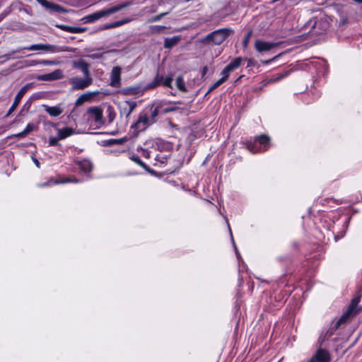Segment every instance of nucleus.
<instances>
[{"instance_id": "46", "label": "nucleus", "mask_w": 362, "mask_h": 362, "mask_svg": "<svg viewBox=\"0 0 362 362\" xmlns=\"http://www.w3.org/2000/svg\"><path fill=\"white\" fill-rule=\"evenodd\" d=\"M111 28H112V24L109 23V24H105V25H103L101 28V30H107V29H111Z\"/></svg>"}, {"instance_id": "1", "label": "nucleus", "mask_w": 362, "mask_h": 362, "mask_svg": "<svg viewBox=\"0 0 362 362\" xmlns=\"http://www.w3.org/2000/svg\"><path fill=\"white\" fill-rule=\"evenodd\" d=\"M132 4V1H126L122 4L116 5L115 6L103 9L95 13H91L90 15L86 16L83 17L81 21H83L84 23H92L97 21L103 17L107 16L115 13H117L121 11L122 9L131 6Z\"/></svg>"}, {"instance_id": "20", "label": "nucleus", "mask_w": 362, "mask_h": 362, "mask_svg": "<svg viewBox=\"0 0 362 362\" xmlns=\"http://www.w3.org/2000/svg\"><path fill=\"white\" fill-rule=\"evenodd\" d=\"M163 80V76L157 74L153 80L146 86L145 90H150L156 88L161 84Z\"/></svg>"}, {"instance_id": "25", "label": "nucleus", "mask_w": 362, "mask_h": 362, "mask_svg": "<svg viewBox=\"0 0 362 362\" xmlns=\"http://www.w3.org/2000/svg\"><path fill=\"white\" fill-rule=\"evenodd\" d=\"M63 28L64 30L71 33H82L86 30V28L81 27L63 26Z\"/></svg>"}, {"instance_id": "13", "label": "nucleus", "mask_w": 362, "mask_h": 362, "mask_svg": "<svg viewBox=\"0 0 362 362\" xmlns=\"http://www.w3.org/2000/svg\"><path fill=\"white\" fill-rule=\"evenodd\" d=\"M64 77L63 71L61 69H56L54 71L38 75L36 76V78L38 81H52L58 79H61Z\"/></svg>"}, {"instance_id": "43", "label": "nucleus", "mask_w": 362, "mask_h": 362, "mask_svg": "<svg viewBox=\"0 0 362 362\" xmlns=\"http://www.w3.org/2000/svg\"><path fill=\"white\" fill-rule=\"evenodd\" d=\"M42 6L47 8L49 5V1L47 0H37Z\"/></svg>"}, {"instance_id": "14", "label": "nucleus", "mask_w": 362, "mask_h": 362, "mask_svg": "<svg viewBox=\"0 0 362 362\" xmlns=\"http://www.w3.org/2000/svg\"><path fill=\"white\" fill-rule=\"evenodd\" d=\"M279 43L265 42L257 40L255 42V48L258 52H268L277 47Z\"/></svg>"}, {"instance_id": "37", "label": "nucleus", "mask_w": 362, "mask_h": 362, "mask_svg": "<svg viewBox=\"0 0 362 362\" xmlns=\"http://www.w3.org/2000/svg\"><path fill=\"white\" fill-rule=\"evenodd\" d=\"M59 140H60V139H58V136H57L56 137H50L49 139V146H58L59 145V143H58Z\"/></svg>"}, {"instance_id": "26", "label": "nucleus", "mask_w": 362, "mask_h": 362, "mask_svg": "<svg viewBox=\"0 0 362 362\" xmlns=\"http://www.w3.org/2000/svg\"><path fill=\"white\" fill-rule=\"evenodd\" d=\"M176 86L177 88L182 91V92H186L187 91V89H186V87H185V81H184V78L182 76H179L177 79H176Z\"/></svg>"}, {"instance_id": "49", "label": "nucleus", "mask_w": 362, "mask_h": 362, "mask_svg": "<svg viewBox=\"0 0 362 362\" xmlns=\"http://www.w3.org/2000/svg\"><path fill=\"white\" fill-rule=\"evenodd\" d=\"M120 22H122V25H124L125 23H127L129 22H130V19L124 18V19L121 20Z\"/></svg>"}, {"instance_id": "32", "label": "nucleus", "mask_w": 362, "mask_h": 362, "mask_svg": "<svg viewBox=\"0 0 362 362\" xmlns=\"http://www.w3.org/2000/svg\"><path fill=\"white\" fill-rule=\"evenodd\" d=\"M132 160L135 162L139 165L141 166L144 169H148V166L146 163H144L138 156H132Z\"/></svg>"}, {"instance_id": "9", "label": "nucleus", "mask_w": 362, "mask_h": 362, "mask_svg": "<svg viewBox=\"0 0 362 362\" xmlns=\"http://www.w3.org/2000/svg\"><path fill=\"white\" fill-rule=\"evenodd\" d=\"M33 86V83H30L25 84V86H23L20 89V90L18 92V93L16 94V97L14 98V101H13L11 107H10V109L8 110V112L6 114V117L9 116L16 110L17 106L19 105L22 98L25 94V93L30 88H31Z\"/></svg>"}, {"instance_id": "54", "label": "nucleus", "mask_w": 362, "mask_h": 362, "mask_svg": "<svg viewBox=\"0 0 362 362\" xmlns=\"http://www.w3.org/2000/svg\"><path fill=\"white\" fill-rule=\"evenodd\" d=\"M234 246H235V250H236V253H237V255H238V252H237V247H236V246H235V245H234Z\"/></svg>"}, {"instance_id": "41", "label": "nucleus", "mask_w": 362, "mask_h": 362, "mask_svg": "<svg viewBox=\"0 0 362 362\" xmlns=\"http://www.w3.org/2000/svg\"><path fill=\"white\" fill-rule=\"evenodd\" d=\"M103 54H102V53H94V54H88V55H87V57L90 59H100V58L103 57Z\"/></svg>"}, {"instance_id": "42", "label": "nucleus", "mask_w": 362, "mask_h": 362, "mask_svg": "<svg viewBox=\"0 0 362 362\" xmlns=\"http://www.w3.org/2000/svg\"><path fill=\"white\" fill-rule=\"evenodd\" d=\"M40 64H43V65H46V66L55 65L57 64L55 61H51V60H42V61H40Z\"/></svg>"}, {"instance_id": "10", "label": "nucleus", "mask_w": 362, "mask_h": 362, "mask_svg": "<svg viewBox=\"0 0 362 362\" xmlns=\"http://www.w3.org/2000/svg\"><path fill=\"white\" fill-rule=\"evenodd\" d=\"M331 354L325 349L319 348L308 362H331Z\"/></svg>"}, {"instance_id": "5", "label": "nucleus", "mask_w": 362, "mask_h": 362, "mask_svg": "<svg viewBox=\"0 0 362 362\" xmlns=\"http://www.w3.org/2000/svg\"><path fill=\"white\" fill-rule=\"evenodd\" d=\"M152 124L151 121L148 117V113L141 112L136 122L132 124L131 129H134V134L136 136L139 132L146 130Z\"/></svg>"}, {"instance_id": "45", "label": "nucleus", "mask_w": 362, "mask_h": 362, "mask_svg": "<svg viewBox=\"0 0 362 362\" xmlns=\"http://www.w3.org/2000/svg\"><path fill=\"white\" fill-rule=\"evenodd\" d=\"M111 24H112V28H115L121 26L122 25V22H120V21H115L114 23H112Z\"/></svg>"}, {"instance_id": "28", "label": "nucleus", "mask_w": 362, "mask_h": 362, "mask_svg": "<svg viewBox=\"0 0 362 362\" xmlns=\"http://www.w3.org/2000/svg\"><path fill=\"white\" fill-rule=\"evenodd\" d=\"M158 115V107H156L153 110H151L149 115L148 114V117L151 121L152 124H154L156 122V117Z\"/></svg>"}, {"instance_id": "34", "label": "nucleus", "mask_w": 362, "mask_h": 362, "mask_svg": "<svg viewBox=\"0 0 362 362\" xmlns=\"http://www.w3.org/2000/svg\"><path fill=\"white\" fill-rule=\"evenodd\" d=\"M168 13V12L161 13L157 16H153L151 19L148 20L149 23H153L159 21L162 18H163L165 16H166Z\"/></svg>"}, {"instance_id": "16", "label": "nucleus", "mask_w": 362, "mask_h": 362, "mask_svg": "<svg viewBox=\"0 0 362 362\" xmlns=\"http://www.w3.org/2000/svg\"><path fill=\"white\" fill-rule=\"evenodd\" d=\"M42 107L51 117H58L64 112L63 108L60 105L49 106L47 105H42Z\"/></svg>"}, {"instance_id": "4", "label": "nucleus", "mask_w": 362, "mask_h": 362, "mask_svg": "<svg viewBox=\"0 0 362 362\" xmlns=\"http://www.w3.org/2000/svg\"><path fill=\"white\" fill-rule=\"evenodd\" d=\"M232 32V30L229 28L218 29L208 34L202 42L203 43L219 45L230 35Z\"/></svg>"}, {"instance_id": "48", "label": "nucleus", "mask_w": 362, "mask_h": 362, "mask_svg": "<svg viewBox=\"0 0 362 362\" xmlns=\"http://www.w3.org/2000/svg\"><path fill=\"white\" fill-rule=\"evenodd\" d=\"M33 160L34 163L36 165V166L37 168H40V163H39L38 160L36 158L33 157Z\"/></svg>"}, {"instance_id": "23", "label": "nucleus", "mask_w": 362, "mask_h": 362, "mask_svg": "<svg viewBox=\"0 0 362 362\" xmlns=\"http://www.w3.org/2000/svg\"><path fill=\"white\" fill-rule=\"evenodd\" d=\"M121 93L124 95H136L140 93L139 86H130L122 89Z\"/></svg>"}, {"instance_id": "40", "label": "nucleus", "mask_w": 362, "mask_h": 362, "mask_svg": "<svg viewBox=\"0 0 362 362\" xmlns=\"http://www.w3.org/2000/svg\"><path fill=\"white\" fill-rule=\"evenodd\" d=\"M180 108L178 107L172 106V107H169L165 108L163 110V112L164 113H168V112H174V111L178 110Z\"/></svg>"}, {"instance_id": "7", "label": "nucleus", "mask_w": 362, "mask_h": 362, "mask_svg": "<svg viewBox=\"0 0 362 362\" xmlns=\"http://www.w3.org/2000/svg\"><path fill=\"white\" fill-rule=\"evenodd\" d=\"M69 82L72 85V90H83L93 83V78L91 76H84V78L73 77L70 78Z\"/></svg>"}, {"instance_id": "21", "label": "nucleus", "mask_w": 362, "mask_h": 362, "mask_svg": "<svg viewBox=\"0 0 362 362\" xmlns=\"http://www.w3.org/2000/svg\"><path fill=\"white\" fill-rule=\"evenodd\" d=\"M94 95H95V93H86L81 95L76 100L75 106L78 107L82 105L85 102L90 100L91 97Z\"/></svg>"}, {"instance_id": "12", "label": "nucleus", "mask_w": 362, "mask_h": 362, "mask_svg": "<svg viewBox=\"0 0 362 362\" xmlns=\"http://www.w3.org/2000/svg\"><path fill=\"white\" fill-rule=\"evenodd\" d=\"M88 113L90 119L95 122L97 124H102L104 123L103 110L99 107H91L88 109Z\"/></svg>"}, {"instance_id": "27", "label": "nucleus", "mask_w": 362, "mask_h": 362, "mask_svg": "<svg viewBox=\"0 0 362 362\" xmlns=\"http://www.w3.org/2000/svg\"><path fill=\"white\" fill-rule=\"evenodd\" d=\"M47 9L57 13H63L65 10L59 5L50 2Z\"/></svg>"}, {"instance_id": "52", "label": "nucleus", "mask_w": 362, "mask_h": 362, "mask_svg": "<svg viewBox=\"0 0 362 362\" xmlns=\"http://www.w3.org/2000/svg\"><path fill=\"white\" fill-rule=\"evenodd\" d=\"M144 156L146 158H148L150 156H149V152L148 151H144Z\"/></svg>"}, {"instance_id": "3", "label": "nucleus", "mask_w": 362, "mask_h": 362, "mask_svg": "<svg viewBox=\"0 0 362 362\" xmlns=\"http://www.w3.org/2000/svg\"><path fill=\"white\" fill-rule=\"evenodd\" d=\"M270 146V138L262 134L255 137L254 141H247L246 147L252 153L267 151Z\"/></svg>"}, {"instance_id": "47", "label": "nucleus", "mask_w": 362, "mask_h": 362, "mask_svg": "<svg viewBox=\"0 0 362 362\" xmlns=\"http://www.w3.org/2000/svg\"><path fill=\"white\" fill-rule=\"evenodd\" d=\"M78 182L77 180H69V179H67L65 181H56L54 182V183H64V182Z\"/></svg>"}, {"instance_id": "30", "label": "nucleus", "mask_w": 362, "mask_h": 362, "mask_svg": "<svg viewBox=\"0 0 362 362\" xmlns=\"http://www.w3.org/2000/svg\"><path fill=\"white\" fill-rule=\"evenodd\" d=\"M127 141V138L126 136L123 137V138H121V139H110L108 140L107 142V144L108 145H113V144H124V142H126Z\"/></svg>"}, {"instance_id": "2", "label": "nucleus", "mask_w": 362, "mask_h": 362, "mask_svg": "<svg viewBox=\"0 0 362 362\" xmlns=\"http://www.w3.org/2000/svg\"><path fill=\"white\" fill-rule=\"evenodd\" d=\"M24 49L31 50V51L45 50V51H49L51 52H54V53L69 51L68 49H65V48H63L62 47H59L57 45L35 44V45H32L28 47H19L16 50L11 51L8 54H6L5 56L8 59H18L21 57L16 56V54L21 52L22 50H24Z\"/></svg>"}, {"instance_id": "53", "label": "nucleus", "mask_w": 362, "mask_h": 362, "mask_svg": "<svg viewBox=\"0 0 362 362\" xmlns=\"http://www.w3.org/2000/svg\"><path fill=\"white\" fill-rule=\"evenodd\" d=\"M47 185H48L47 182H45V183H43V184L41 185V186H47Z\"/></svg>"}, {"instance_id": "39", "label": "nucleus", "mask_w": 362, "mask_h": 362, "mask_svg": "<svg viewBox=\"0 0 362 362\" xmlns=\"http://www.w3.org/2000/svg\"><path fill=\"white\" fill-rule=\"evenodd\" d=\"M155 160L160 162V163H165L166 161V157L158 154L155 157Z\"/></svg>"}, {"instance_id": "51", "label": "nucleus", "mask_w": 362, "mask_h": 362, "mask_svg": "<svg viewBox=\"0 0 362 362\" xmlns=\"http://www.w3.org/2000/svg\"><path fill=\"white\" fill-rule=\"evenodd\" d=\"M32 98L33 99H38V98H40V97L38 96V94H34V95H33Z\"/></svg>"}, {"instance_id": "36", "label": "nucleus", "mask_w": 362, "mask_h": 362, "mask_svg": "<svg viewBox=\"0 0 362 362\" xmlns=\"http://www.w3.org/2000/svg\"><path fill=\"white\" fill-rule=\"evenodd\" d=\"M223 80H221V78L218 79L216 82H215L208 90L207 93H209L212 92L214 89L217 88L219 86H221L222 83H223Z\"/></svg>"}, {"instance_id": "33", "label": "nucleus", "mask_w": 362, "mask_h": 362, "mask_svg": "<svg viewBox=\"0 0 362 362\" xmlns=\"http://www.w3.org/2000/svg\"><path fill=\"white\" fill-rule=\"evenodd\" d=\"M165 28L166 27L163 25H152L150 28L151 31L153 33H159Z\"/></svg>"}, {"instance_id": "55", "label": "nucleus", "mask_w": 362, "mask_h": 362, "mask_svg": "<svg viewBox=\"0 0 362 362\" xmlns=\"http://www.w3.org/2000/svg\"><path fill=\"white\" fill-rule=\"evenodd\" d=\"M251 62H252V59L248 60L249 64H251Z\"/></svg>"}, {"instance_id": "22", "label": "nucleus", "mask_w": 362, "mask_h": 362, "mask_svg": "<svg viewBox=\"0 0 362 362\" xmlns=\"http://www.w3.org/2000/svg\"><path fill=\"white\" fill-rule=\"evenodd\" d=\"M80 169L84 173H89L92 170L93 165L90 160H83L78 162Z\"/></svg>"}, {"instance_id": "50", "label": "nucleus", "mask_w": 362, "mask_h": 362, "mask_svg": "<svg viewBox=\"0 0 362 362\" xmlns=\"http://www.w3.org/2000/svg\"><path fill=\"white\" fill-rule=\"evenodd\" d=\"M208 71V68L207 66H204L202 69V76H204Z\"/></svg>"}, {"instance_id": "19", "label": "nucleus", "mask_w": 362, "mask_h": 362, "mask_svg": "<svg viewBox=\"0 0 362 362\" xmlns=\"http://www.w3.org/2000/svg\"><path fill=\"white\" fill-rule=\"evenodd\" d=\"M181 40V36L177 35L173 37H167L164 40V47L165 49H170L176 45Z\"/></svg>"}, {"instance_id": "56", "label": "nucleus", "mask_w": 362, "mask_h": 362, "mask_svg": "<svg viewBox=\"0 0 362 362\" xmlns=\"http://www.w3.org/2000/svg\"><path fill=\"white\" fill-rule=\"evenodd\" d=\"M241 77H242V76H240V77H239L238 78H237V81H239V79H240Z\"/></svg>"}, {"instance_id": "15", "label": "nucleus", "mask_w": 362, "mask_h": 362, "mask_svg": "<svg viewBox=\"0 0 362 362\" xmlns=\"http://www.w3.org/2000/svg\"><path fill=\"white\" fill-rule=\"evenodd\" d=\"M110 85L115 88H119L121 86V68L119 66H115L112 69Z\"/></svg>"}, {"instance_id": "8", "label": "nucleus", "mask_w": 362, "mask_h": 362, "mask_svg": "<svg viewBox=\"0 0 362 362\" xmlns=\"http://www.w3.org/2000/svg\"><path fill=\"white\" fill-rule=\"evenodd\" d=\"M243 59L242 57H236L232 62H230L221 71L222 77L221 80L223 82L226 81L230 74L234 70L237 69L241 64Z\"/></svg>"}, {"instance_id": "35", "label": "nucleus", "mask_w": 362, "mask_h": 362, "mask_svg": "<svg viewBox=\"0 0 362 362\" xmlns=\"http://www.w3.org/2000/svg\"><path fill=\"white\" fill-rule=\"evenodd\" d=\"M37 129V126L33 123H28L26 127L24 129V133L27 135L30 133L32 131L35 130Z\"/></svg>"}, {"instance_id": "38", "label": "nucleus", "mask_w": 362, "mask_h": 362, "mask_svg": "<svg viewBox=\"0 0 362 362\" xmlns=\"http://www.w3.org/2000/svg\"><path fill=\"white\" fill-rule=\"evenodd\" d=\"M40 61H36V60H27L25 62V66H35L37 64H40Z\"/></svg>"}, {"instance_id": "44", "label": "nucleus", "mask_w": 362, "mask_h": 362, "mask_svg": "<svg viewBox=\"0 0 362 362\" xmlns=\"http://www.w3.org/2000/svg\"><path fill=\"white\" fill-rule=\"evenodd\" d=\"M27 134L25 133H24V131L21 132H19L18 134H13V137H16V138H19V139H22V138H24L25 136H26Z\"/></svg>"}, {"instance_id": "18", "label": "nucleus", "mask_w": 362, "mask_h": 362, "mask_svg": "<svg viewBox=\"0 0 362 362\" xmlns=\"http://www.w3.org/2000/svg\"><path fill=\"white\" fill-rule=\"evenodd\" d=\"M74 134V129L71 127H65L59 129L57 131L58 139L60 140L64 139Z\"/></svg>"}, {"instance_id": "6", "label": "nucleus", "mask_w": 362, "mask_h": 362, "mask_svg": "<svg viewBox=\"0 0 362 362\" xmlns=\"http://www.w3.org/2000/svg\"><path fill=\"white\" fill-rule=\"evenodd\" d=\"M360 300H361V296H358L355 297L351 300L346 313L337 321V322L336 324L337 328H338L341 323L345 322L348 318L356 315L358 313L360 309L358 308V304L360 302Z\"/></svg>"}, {"instance_id": "17", "label": "nucleus", "mask_w": 362, "mask_h": 362, "mask_svg": "<svg viewBox=\"0 0 362 362\" xmlns=\"http://www.w3.org/2000/svg\"><path fill=\"white\" fill-rule=\"evenodd\" d=\"M74 67L81 69L84 76H90L89 71V65L85 61L81 59L77 62H74Z\"/></svg>"}, {"instance_id": "29", "label": "nucleus", "mask_w": 362, "mask_h": 362, "mask_svg": "<svg viewBox=\"0 0 362 362\" xmlns=\"http://www.w3.org/2000/svg\"><path fill=\"white\" fill-rule=\"evenodd\" d=\"M252 35V30L250 29L247 31L243 41V46L245 49L247 48Z\"/></svg>"}, {"instance_id": "24", "label": "nucleus", "mask_w": 362, "mask_h": 362, "mask_svg": "<svg viewBox=\"0 0 362 362\" xmlns=\"http://www.w3.org/2000/svg\"><path fill=\"white\" fill-rule=\"evenodd\" d=\"M291 73V71H284L282 73H278L274 74L270 79V83H274L281 81V79L287 77Z\"/></svg>"}, {"instance_id": "31", "label": "nucleus", "mask_w": 362, "mask_h": 362, "mask_svg": "<svg viewBox=\"0 0 362 362\" xmlns=\"http://www.w3.org/2000/svg\"><path fill=\"white\" fill-rule=\"evenodd\" d=\"M173 80V78L172 76H168L165 79L163 78L161 84H163V86L165 87L172 88Z\"/></svg>"}, {"instance_id": "11", "label": "nucleus", "mask_w": 362, "mask_h": 362, "mask_svg": "<svg viewBox=\"0 0 362 362\" xmlns=\"http://www.w3.org/2000/svg\"><path fill=\"white\" fill-rule=\"evenodd\" d=\"M136 107V103L134 101L125 100L121 103L119 105L120 115L129 117Z\"/></svg>"}]
</instances>
